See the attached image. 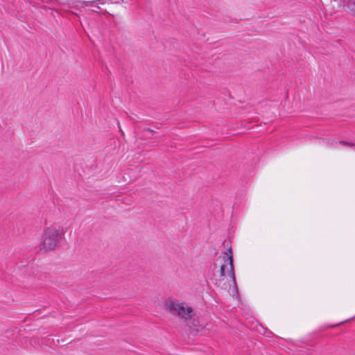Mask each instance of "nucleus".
<instances>
[{"instance_id":"20e7f679","label":"nucleus","mask_w":355,"mask_h":355,"mask_svg":"<svg viewBox=\"0 0 355 355\" xmlns=\"http://www.w3.org/2000/svg\"><path fill=\"white\" fill-rule=\"evenodd\" d=\"M346 0H340V3H343L345 7L352 15L355 16V0H348L347 3L345 4Z\"/></svg>"},{"instance_id":"0eeeda50","label":"nucleus","mask_w":355,"mask_h":355,"mask_svg":"<svg viewBox=\"0 0 355 355\" xmlns=\"http://www.w3.org/2000/svg\"><path fill=\"white\" fill-rule=\"evenodd\" d=\"M148 132H150V133H152L153 131L150 129V128H147L146 130Z\"/></svg>"},{"instance_id":"39448f33","label":"nucleus","mask_w":355,"mask_h":355,"mask_svg":"<svg viewBox=\"0 0 355 355\" xmlns=\"http://www.w3.org/2000/svg\"><path fill=\"white\" fill-rule=\"evenodd\" d=\"M338 142L340 144H343V145H345L347 146H350V147L355 146V144L352 143V142H349V141H339Z\"/></svg>"},{"instance_id":"7ed1b4c3","label":"nucleus","mask_w":355,"mask_h":355,"mask_svg":"<svg viewBox=\"0 0 355 355\" xmlns=\"http://www.w3.org/2000/svg\"><path fill=\"white\" fill-rule=\"evenodd\" d=\"M225 256L223 257L225 264L222 265L220 268V274L221 277H224L225 276V267L227 264L230 265V273L232 276V278L234 282H236L235 280V275L234 271V265H233V255L232 248H230L225 252Z\"/></svg>"},{"instance_id":"6e6552de","label":"nucleus","mask_w":355,"mask_h":355,"mask_svg":"<svg viewBox=\"0 0 355 355\" xmlns=\"http://www.w3.org/2000/svg\"><path fill=\"white\" fill-rule=\"evenodd\" d=\"M52 0H46V2L47 3H49L50 1H51Z\"/></svg>"},{"instance_id":"f257e3e1","label":"nucleus","mask_w":355,"mask_h":355,"mask_svg":"<svg viewBox=\"0 0 355 355\" xmlns=\"http://www.w3.org/2000/svg\"><path fill=\"white\" fill-rule=\"evenodd\" d=\"M64 238L63 229L60 227L51 226L46 227L42 236L40 250L48 252L60 246Z\"/></svg>"},{"instance_id":"f03ea898","label":"nucleus","mask_w":355,"mask_h":355,"mask_svg":"<svg viewBox=\"0 0 355 355\" xmlns=\"http://www.w3.org/2000/svg\"><path fill=\"white\" fill-rule=\"evenodd\" d=\"M165 305L167 310L173 315L187 320L193 315V309L191 306H184V303H178L173 300H168Z\"/></svg>"},{"instance_id":"423d86ee","label":"nucleus","mask_w":355,"mask_h":355,"mask_svg":"<svg viewBox=\"0 0 355 355\" xmlns=\"http://www.w3.org/2000/svg\"><path fill=\"white\" fill-rule=\"evenodd\" d=\"M100 9V7L98 6H95V9H93L92 10L94 12H98V10Z\"/></svg>"}]
</instances>
